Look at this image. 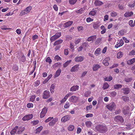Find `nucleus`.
Listing matches in <instances>:
<instances>
[{
  "label": "nucleus",
  "mask_w": 135,
  "mask_h": 135,
  "mask_svg": "<svg viewBox=\"0 0 135 135\" xmlns=\"http://www.w3.org/2000/svg\"><path fill=\"white\" fill-rule=\"evenodd\" d=\"M101 40L102 39L101 38H97L95 42V44H99Z\"/></svg>",
  "instance_id": "obj_57"
},
{
  "label": "nucleus",
  "mask_w": 135,
  "mask_h": 135,
  "mask_svg": "<svg viewBox=\"0 0 135 135\" xmlns=\"http://www.w3.org/2000/svg\"><path fill=\"white\" fill-rule=\"evenodd\" d=\"M18 69V67L16 65H14L13 68V69L14 71L17 70Z\"/></svg>",
  "instance_id": "obj_58"
},
{
  "label": "nucleus",
  "mask_w": 135,
  "mask_h": 135,
  "mask_svg": "<svg viewBox=\"0 0 135 135\" xmlns=\"http://www.w3.org/2000/svg\"><path fill=\"white\" fill-rule=\"evenodd\" d=\"M77 1V0H69V2L70 4L73 5L76 3Z\"/></svg>",
  "instance_id": "obj_44"
},
{
  "label": "nucleus",
  "mask_w": 135,
  "mask_h": 135,
  "mask_svg": "<svg viewBox=\"0 0 135 135\" xmlns=\"http://www.w3.org/2000/svg\"><path fill=\"white\" fill-rule=\"evenodd\" d=\"M99 27L98 24L96 23H94L93 24V27L95 29L98 28Z\"/></svg>",
  "instance_id": "obj_49"
},
{
  "label": "nucleus",
  "mask_w": 135,
  "mask_h": 135,
  "mask_svg": "<svg viewBox=\"0 0 135 135\" xmlns=\"http://www.w3.org/2000/svg\"><path fill=\"white\" fill-rule=\"evenodd\" d=\"M112 78L111 76H110L109 77H106L104 78L105 81H110L112 80Z\"/></svg>",
  "instance_id": "obj_55"
},
{
  "label": "nucleus",
  "mask_w": 135,
  "mask_h": 135,
  "mask_svg": "<svg viewBox=\"0 0 135 135\" xmlns=\"http://www.w3.org/2000/svg\"><path fill=\"white\" fill-rule=\"evenodd\" d=\"M100 49L99 48H97L94 52V54L96 56H98L100 54Z\"/></svg>",
  "instance_id": "obj_29"
},
{
  "label": "nucleus",
  "mask_w": 135,
  "mask_h": 135,
  "mask_svg": "<svg viewBox=\"0 0 135 135\" xmlns=\"http://www.w3.org/2000/svg\"><path fill=\"white\" fill-rule=\"evenodd\" d=\"M58 120L57 118H54L49 123V125L50 126H52L54 125L56 122H57Z\"/></svg>",
  "instance_id": "obj_19"
},
{
  "label": "nucleus",
  "mask_w": 135,
  "mask_h": 135,
  "mask_svg": "<svg viewBox=\"0 0 135 135\" xmlns=\"http://www.w3.org/2000/svg\"><path fill=\"white\" fill-rule=\"evenodd\" d=\"M86 126L88 127H89L91 126V123L90 121H86L85 123Z\"/></svg>",
  "instance_id": "obj_48"
},
{
  "label": "nucleus",
  "mask_w": 135,
  "mask_h": 135,
  "mask_svg": "<svg viewBox=\"0 0 135 135\" xmlns=\"http://www.w3.org/2000/svg\"><path fill=\"white\" fill-rule=\"evenodd\" d=\"M123 44V41L122 39H121L119 40L118 41L117 44L115 46V47L117 48H118L122 46Z\"/></svg>",
  "instance_id": "obj_13"
},
{
  "label": "nucleus",
  "mask_w": 135,
  "mask_h": 135,
  "mask_svg": "<svg viewBox=\"0 0 135 135\" xmlns=\"http://www.w3.org/2000/svg\"><path fill=\"white\" fill-rule=\"evenodd\" d=\"M97 36L96 35H93L89 37L87 39V41L89 42L92 41H94L96 38Z\"/></svg>",
  "instance_id": "obj_18"
},
{
  "label": "nucleus",
  "mask_w": 135,
  "mask_h": 135,
  "mask_svg": "<svg viewBox=\"0 0 135 135\" xmlns=\"http://www.w3.org/2000/svg\"><path fill=\"white\" fill-rule=\"evenodd\" d=\"M106 107L109 110L113 111L116 108V105L114 102H111L106 105Z\"/></svg>",
  "instance_id": "obj_2"
},
{
  "label": "nucleus",
  "mask_w": 135,
  "mask_h": 135,
  "mask_svg": "<svg viewBox=\"0 0 135 135\" xmlns=\"http://www.w3.org/2000/svg\"><path fill=\"white\" fill-rule=\"evenodd\" d=\"M46 61L47 62H48L49 64H50L52 62V60L50 59V57H47L46 59Z\"/></svg>",
  "instance_id": "obj_42"
},
{
  "label": "nucleus",
  "mask_w": 135,
  "mask_h": 135,
  "mask_svg": "<svg viewBox=\"0 0 135 135\" xmlns=\"http://www.w3.org/2000/svg\"><path fill=\"white\" fill-rule=\"evenodd\" d=\"M17 128H15V127L13 128L10 132V134L12 135H14L16 133L17 134V131L16 129Z\"/></svg>",
  "instance_id": "obj_33"
},
{
  "label": "nucleus",
  "mask_w": 135,
  "mask_h": 135,
  "mask_svg": "<svg viewBox=\"0 0 135 135\" xmlns=\"http://www.w3.org/2000/svg\"><path fill=\"white\" fill-rule=\"evenodd\" d=\"M71 117L69 115H66L62 117L61 121L62 122H65L69 120L70 118Z\"/></svg>",
  "instance_id": "obj_9"
},
{
  "label": "nucleus",
  "mask_w": 135,
  "mask_h": 135,
  "mask_svg": "<svg viewBox=\"0 0 135 135\" xmlns=\"http://www.w3.org/2000/svg\"><path fill=\"white\" fill-rule=\"evenodd\" d=\"M124 34V31L123 30H121L119 32L118 35L120 36H123Z\"/></svg>",
  "instance_id": "obj_60"
},
{
  "label": "nucleus",
  "mask_w": 135,
  "mask_h": 135,
  "mask_svg": "<svg viewBox=\"0 0 135 135\" xmlns=\"http://www.w3.org/2000/svg\"><path fill=\"white\" fill-rule=\"evenodd\" d=\"M122 85L120 84H117L114 85V88L116 89L120 88H122Z\"/></svg>",
  "instance_id": "obj_34"
},
{
  "label": "nucleus",
  "mask_w": 135,
  "mask_h": 135,
  "mask_svg": "<svg viewBox=\"0 0 135 135\" xmlns=\"http://www.w3.org/2000/svg\"><path fill=\"white\" fill-rule=\"evenodd\" d=\"M95 9H93L89 13V15H91V16H94L95 15L97 12V11Z\"/></svg>",
  "instance_id": "obj_23"
},
{
  "label": "nucleus",
  "mask_w": 135,
  "mask_h": 135,
  "mask_svg": "<svg viewBox=\"0 0 135 135\" xmlns=\"http://www.w3.org/2000/svg\"><path fill=\"white\" fill-rule=\"evenodd\" d=\"M31 8L32 7L31 6H29L27 7L25 10V12H27V13L30 11Z\"/></svg>",
  "instance_id": "obj_41"
},
{
  "label": "nucleus",
  "mask_w": 135,
  "mask_h": 135,
  "mask_svg": "<svg viewBox=\"0 0 135 135\" xmlns=\"http://www.w3.org/2000/svg\"><path fill=\"white\" fill-rule=\"evenodd\" d=\"M73 23V21H69L64 23V26L66 27H68L70 26Z\"/></svg>",
  "instance_id": "obj_24"
},
{
  "label": "nucleus",
  "mask_w": 135,
  "mask_h": 135,
  "mask_svg": "<svg viewBox=\"0 0 135 135\" xmlns=\"http://www.w3.org/2000/svg\"><path fill=\"white\" fill-rule=\"evenodd\" d=\"M53 118V117H49L45 120V122L46 123L52 120Z\"/></svg>",
  "instance_id": "obj_54"
},
{
  "label": "nucleus",
  "mask_w": 135,
  "mask_h": 135,
  "mask_svg": "<svg viewBox=\"0 0 135 135\" xmlns=\"http://www.w3.org/2000/svg\"><path fill=\"white\" fill-rule=\"evenodd\" d=\"M47 108L45 107L42 109V110L40 114V116L41 118H42L45 116L47 111Z\"/></svg>",
  "instance_id": "obj_6"
},
{
  "label": "nucleus",
  "mask_w": 135,
  "mask_h": 135,
  "mask_svg": "<svg viewBox=\"0 0 135 135\" xmlns=\"http://www.w3.org/2000/svg\"><path fill=\"white\" fill-rule=\"evenodd\" d=\"M123 92L124 94H128L131 91V89L128 87H126L122 89Z\"/></svg>",
  "instance_id": "obj_12"
},
{
  "label": "nucleus",
  "mask_w": 135,
  "mask_h": 135,
  "mask_svg": "<svg viewBox=\"0 0 135 135\" xmlns=\"http://www.w3.org/2000/svg\"><path fill=\"white\" fill-rule=\"evenodd\" d=\"M100 68V66L98 64L94 65L93 67V71H95Z\"/></svg>",
  "instance_id": "obj_27"
},
{
  "label": "nucleus",
  "mask_w": 135,
  "mask_h": 135,
  "mask_svg": "<svg viewBox=\"0 0 135 135\" xmlns=\"http://www.w3.org/2000/svg\"><path fill=\"white\" fill-rule=\"evenodd\" d=\"M81 41V38H76L75 39L74 42L75 44L76 45L77 44H78Z\"/></svg>",
  "instance_id": "obj_39"
},
{
  "label": "nucleus",
  "mask_w": 135,
  "mask_h": 135,
  "mask_svg": "<svg viewBox=\"0 0 135 135\" xmlns=\"http://www.w3.org/2000/svg\"><path fill=\"white\" fill-rule=\"evenodd\" d=\"M109 85L107 83H105L103 85V88L104 89H105L108 88L109 87Z\"/></svg>",
  "instance_id": "obj_37"
},
{
  "label": "nucleus",
  "mask_w": 135,
  "mask_h": 135,
  "mask_svg": "<svg viewBox=\"0 0 135 135\" xmlns=\"http://www.w3.org/2000/svg\"><path fill=\"white\" fill-rule=\"evenodd\" d=\"M103 4V3L101 1L99 0H95L94 4L95 6H99Z\"/></svg>",
  "instance_id": "obj_20"
},
{
  "label": "nucleus",
  "mask_w": 135,
  "mask_h": 135,
  "mask_svg": "<svg viewBox=\"0 0 135 135\" xmlns=\"http://www.w3.org/2000/svg\"><path fill=\"white\" fill-rule=\"evenodd\" d=\"M92 108V106L91 105H90L86 107V110L87 111L90 110Z\"/></svg>",
  "instance_id": "obj_53"
},
{
  "label": "nucleus",
  "mask_w": 135,
  "mask_h": 135,
  "mask_svg": "<svg viewBox=\"0 0 135 135\" xmlns=\"http://www.w3.org/2000/svg\"><path fill=\"white\" fill-rule=\"evenodd\" d=\"M135 6V1L133 3H131L128 5V6L132 8L134 7Z\"/></svg>",
  "instance_id": "obj_38"
},
{
  "label": "nucleus",
  "mask_w": 135,
  "mask_h": 135,
  "mask_svg": "<svg viewBox=\"0 0 135 135\" xmlns=\"http://www.w3.org/2000/svg\"><path fill=\"white\" fill-rule=\"evenodd\" d=\"M125 81L127 83L131 82L132 80V78H127L124 79Z\"/></svg>",
  "instance_id": "obj_46"
},
{
  "label": "nucleus",
  "mask_w": 135,
  "mask_h": 135,
  "mask_svg": "<svg viewBox=\"0 0 135 135\" xmlns=\"http://www.w3.org/2000/svg\"><path fill=\"white\" fill-rule=\"evenodd\" d=\"M79 65L76 64L73 67L71 70V72H75L77 71L79 69Z\"/></svg>",
  "instance_id": "obj_17"
},
{
  "label": "nucleus",
  "mask_w": 135,
  "mask_h": 135,
  "mask_svg": "<svg viewBox=\"0 0 135 135\" xmlns=\"http://www.w3.org/2000/svg\"><path fill=\"white\" fill-rule=\"evenodd\" d=\"M63 41L62 39H59L56 41L54 44V46H56L57 45H59L61 44L63 42Z\"/></svg>",
  "instance_id": "obj_26"
},
{
  "label": "nucleus",
  "mask_w": 135,
  "mask_h": 135,
  "mask_svg": "<svg viewBox=\"0 0 135 135\" xmlns=\"http://www.w3.org/2000/svg\"><path fill=\"white\" fill-rule=\"evenodd\" d=\"M27 106L28 108L32 107H33V104L31 103H28L27 104Z\"/></svg>",
  "instance_id": "obj_63"
},
{
  "label": "nucleus",
  "mask_w": 135,
  "mask_h": 135,
  "mask_svg": "<svg viewBox=\"0 0 135 135\" xmlns=\"http://www.w3.org/2000/svg\"><path fill=\"white\" fill-rule=\"evenodd\" d=\"M50 96L49 91L46 90L43 93L42 97L43 99H47Z\"/></svg>",
  "instance_id": "obj_7"
},
{
  "label": "nucleus",
  "mask_w": 135,
  "mask_h": 135,
  "mask_svg": "<svg viewBox=\"0 0 135 135\" xmlns=\"http://www.w3.org/2000/svg\"><path fill=\"white\" fill-rule=\"evenodd\" d=\"M79 86L77 85H74L72 86L70 89V91L72 92L76 91L78 90Z\"/></svg>",
  "instance_id": "obj_16"
},
{
  "label": "nucleus",
  "mask_w": 135,
  "mask_h": 135,
  "mask_svg": "<svg viewBox=\"0 0 135 135\" xmlns=\"http://www.w3.org/2000/svg\"><path fill=\"white\" fill-rule=\"evenodd\" d=\"M83 11V8H81L79 10L76 11V12L77 13H82Z\"/></svg>",
  "instance_id": "obj_59"
},
{
  "label": "nucleus",
  "mask_w": 135,
  "mask_h": 135,
  "mask_svg": "<svg viewBox=\"0 0 135 135\" xmlns=\"http://www.w3.org/2000/svg\"><path fill=\"white\" fill-rule=\"evenodd\" d=\"M82 45L83 47L85 49L88 47L89 46L88 43L86 42L83 43Z\"/></svg>",
  "instance_id": "obj_52"
},
{
  "label": "nucleus",
  "mask_w": 135,
  "mask_h": 135,
  "mask_svg": "<svg viewBox=\"0 0 135 135\" xmlns=\"http://www.w3.org/2000/svg\"><path fill=\"white\" fill-rule=\"evenodd\" d=\"M133 13L132 11L126 12L124 14V16L125 17H129L133 15Z\"/></svg>",
  "instance_id": "obj_22"
},
{
  "label": "nucleus",
  "mask_w": 135,
  "mask_h": 135,
  "mask_svg": "<svg viewBox=\"0 0 135 135\" xmlns=\"http://www.w3.org/2000/svg\"><path fill=\"white\" fill-rule=\"evenodd\" d=\"M42 128L43 127L42 126H40L39 127H38L36 129V134L39 133L42 130Z\"/></svg>",
  "instance_id": "obj_31"
},
{
  "label": "nucleus",
  "mask_w": 135,
  "mask_h": 135,
  "mask_svg": "<svg viewBox=\"0 0 135 135\" xmlns=\"http://www.w3.org/2000/svg\"><path fill=\"white\" fill-rule=\"evenodd\" d=\"M114 120L117 122L118 124H120L123 123L124 120L123 117L119 115H117L114 118Z\"/></svg>",
  "instance_id": "obj_3"
},
{
  "label": "nucleus",
  "mask_w": 135,
  "mask_h": 135,
  "mask_svg": "<svg viewBox=\"0 0 135 135\" xmlns=\"http://www.w3.org/2000/svg\"><path fill=\"white\" fill-rule=\"evenodd\" d=\"M79 99L78 98L75 96H72L69 98V100L70 102L73 103H76Z\"/></svg>",
  "instance_id": "obj_5"
},
{
  "label": "nucleus",
  "mask_w": 135,
  "mask_h": 135,
  "mask_svg": "<svg viewBox=\"0 0 135 135\" xmlns=\"http://www.w3.org/2000/svg\"><path fill=\"white\" fill-rule=\"evenodd\" d=\"M135 62V58H133L127 61V64L129 65L132 64Z\"/></svg>",
  "instance_id": "obj_25"
},
{
  "label": "nucleus",
  "mask_w": 135,
  "mask_h": 135,
  "mask_svg": "<svg viewBox=\"0 0 135 135\" xmlns=\"http://www.w3.org/2000/svg\"><path fill=\"white\" fill-rule=\"evenodd\" d=\"M123 55V53L120 51L117 53V57L118 58H120L122 57Z\"/></svg>",
  "instance_id": "obj_35"
},
{
  "label": "nucleus",
  "mask_w": 135,
  "mask_h": 135,
  "mask_svg": "<svg viewBox=\"0 0 135 135\" xmlns=\"http://www.w3.org/2000/svg\"><path fill=\"white\" fill-rule=\"evenodd\" d=\"M109 57H107L103 61V63L105 66H107L109 64V61L110 60Z\"/></svg>",
  "instance_id": "obj_15"
},
{
  "label": "nucleus",
  "mask_w": 135,
  "mask_h": 135,
  "mask_svg": "<svg viewBox=\"0 0 135 135\" xmlns=\"http://www.w3.org/2000/svg\"><path fill=\"white\" fill-rule=\"evenodd\" d=\"M73 94V93H68L64 97V99H65L66 100L69 97V96H71Z\"/></svg>",
  "instance_id": "obj_36"
},
{
  "label": "nucleus",
  "mask_w": 135,
  "mask_h": 135,
  "mask_svg": "<svg viewBox=\"0 0 135 135\" xmlns=\"http://www.w3.org/2000/svg\"><path fill=\"white\" fill-rule=\"evenodd\" d=\"M61 72V70L60 68H59L56 71L55 74L54 78H56L59 76L60 75Z\"/></svg>",
  "instance_id": "obj_21"
},
{
  "label": "nucleus",
  "mask_w": 135,
  "mask_h": 135,
  "mask_svg": "<svg viewBox=\"0 0 135 135\" xmlns=\"http://www.w3.org/2000/svg\"><path fill=\"white\" fill-rule=\"evenodd\" d=\"M109 93L111 96L113 97H115L116 94V92L115 91H111Z\"/></svg>",
  "instance_id": "obj_40"
},
{
  "label": "nucleus",
  "mask_w": 135,
  "mask_h": 135,
  "mask_svg": "<svg viewBox=\"0 0 135 135\" xmlns=\"http://www.w3.org/2000/svg\"><path fill=\"white\" fill-rule=\"evenodd\" d=\"M53 66L55 68L57 67L60 68L61 66V64L60 62H57L55 64L53 65Z\"/></svg>",
  "instance_id": "obj_28"
},
{
  "label": "nucleus",
  "mask_w": 135,
  "mask_h": 135,
  "mask_svg": "<svg viewBox=\"0 0 135 135\" xmlns=\"http://www.w3.org/2000/svg\"><path fill=\"white\" fill-rule=\"evenodd\" d=\"M33 117V115L32 114L24 116L22 118L23 121L28 120L32 119Z\"/></svg>",
  "instance_id": "obj_10"
},
{
  "label": "nucleus",
  "mask_w": 135,
  "mask_h": 135,
  "mask_svg": "<svg viewBox=\"0 0 135 135\" xmlns=\"http://www.w3.org/2000/svg\"><path fill=\"white\" fill-rule=\"evenodd\" d=\"M96 129L100 133L105 132L107 130V128L104 124H102L97 126L95 127Z\"/></svg>",
  "instance_id": "obj_1"
},
{
  "label": "nucleus",
  "mask_w": 135,
  "mask_h": 135,
  "mask_svg": "<svg viewBox=\"0 0 135 135\" xmlns=\"http://www.w3.org/2000/svg\"><path fill=\"white\" fill-rule=\"evenodd\" d=\"M71 62V60H70L65 62L63 64V67L64 68L66 67Z\"/></svg>",
  "instance_id": "obj_32"
},
{
  "label": "nucleus",
  "mask_w": 135,
  "mask_h": 135,
  "mask_svg": "<svg viewBox=\"0 0 135 135\" xmlns=\"http://www.w3.org/2000/svg\"><path fill=\"white\" fill-rule=\"evenodd\" d=\"M15 128H16L17 134H19L21 133L25 129V128L23 127H19L18 126H16Z\"/></svg>",
  "instance_id": "obj_8"
},
{
  "label": "nucleus",
  "mask_w": 135,
  "mask_h": 135,
  "mask_svg": "<svg viewBox=\"0 0 135 135\" xmlns=\"http://www.w3.org/2000/svg\"><path fill=\"white\" fill-rule=\"evenodd\" d=\"M129 24L131 27H133L135 26V25L133 24V21L132 20H130L129 21Z\"/></svg>",
  "instance_id": "obj_50"
},
{
  "label": "nucleus",
  "mask_w": 135,
  "mask_h": 135,
  "mask_svg": "<svg viewBox=\"0 0 135 135\" xmlns=\"http://www.w3.org/2000/svg\"><path fill=\"white\" fill-rule=\"evenodd\" d=\"M84 59V57L83 56H78L75 58V61L76 62H81L83 61Z\"/></svg>",
  "instance_id": "obj_14"
},
{
  "label": "nucleus",
  "mask_w": 135,
  "mask_h": 135,
  "mask_svg": "<svg viewBox=\"0 0 135 135\" xmlns=\"http://www.w3.org/2000/svg\"><path fill=\"white\" fill-rule=\"evenodd\" d=\"M70 105V103L68 102H66L64 105V108L65 109H67L69 107Z\"/></svg>",
  "instance_id": "obj_47"
},
{
  "label": "nucleus",
  "mask_w": 135,
  "mask_h": 135,
  "mask_svg": "<svg viewBox=\"0 0 135 135\" xmlns=\"http://www.w3.org/2000/svg\"><path fill=\"white\" fill-rule=\"evenodd\" d=\"M117 15V13L114 11L110 13V15L112 17H115Z\"/></svg>",
  "instance_id": "obj_43"
},
{
  "label": "nucleus",
  "mask_w": 135,
  "mask_h": 135,
  "mask_svg": "<svg viewBox=\"0 0 135 135\" xmlns=\"http://www.w3.org/2000/svg\"><path fill=\"white\" fill-rule=\"evenodd\" d=\"M66 38L67 40H71L72 39V37L70 36L67 35L66 37Z\"/></svg>",
  "instance_id": "obj_64"
},
{
  "label": "nucleus",
  "mask_w": 135,
  "mask_h": 135,
  "mask_svg": "<svg viewBox=\"0 0 135 135\" xmlns=\"http://www.w3.org/2000/svg\"><path fill=\"white\" fill-rule=\"evenodd\" d=\"M19 59L20 61L24 62L26 60V58L23 54L21 57L20 58H19Z\"/></svg>",
  "instance_id": "obj_30"
},
{
  "label": "nucleus",
  "mask_w": 135,
  "mask_h": 135,
  "mask_svg": "<svg viewBox=\"0 0 135 135\" xmlns=\"http://www.w3.org/2000/svg\"><path fill=\"white\" fill-rule=\"evenodd\" d=\"M1 28L2 30H5L11 29V28H6V26L5 25H3L1 26Z\"/></svg>",
  "instance_id": "obj_51"
},
{
  "label": "nucleus",
  "mask_w": 135,
  "mask_h": 135,
  "mask_svg": "<svg viewBox=\"0 0 135 135\" xmlns=\"http://www.w3.org/2000/svg\"><path fill=\"white\" fill-rule=\"evenodd\" d=\"M61 35V32H58L56 33L55 35L52 36L50 38L51 42H52L59 38Z\"/></svg>",
  "instance_id": "obj_4"
},
{
  "label": "nucleus",
  "mask_w": 135,
  "mask_h": 135,
  "mask_svg": "<svg viewBox=\"0 0 135 135\" xmlns=\"http://www.w3.org/2000/svg\"><path fill=\"white\" fill-rule=\"evenodd\" d=\"M129 107L128 106H125L123 107V112L124 115L127 114L129 112Z\"/></svg>",
  "instance_id": "obj_11"
},
{
  "label": "nucleus",
  "mask_w": 135,
  "mask_h": 135,
  "mask_svg": "<svg viewBox=\"0 0 135 135\" xmlns=\"http://www.w3.org/2000/svg\"><path fill=\"white\" fill-rule=\"evenodd\" d=\"M54 59L58 61L59 60H61V58L58 55H56L55 56Z\"/></svg>",
  "instance_id": "obj_56"
},
{
  "label": "nucleus",
  "mask_w": 135,
  "mask_h": 135,
  "mask_svg": "<svg viewBox=\"0 0 135 135\" xmlns=\"http://www.w3.org/2000/svg\"><path fill=\"white\" fill-rule=\"evenodd\" d=\"M74 126L73 125H71L69 126L68 127V129L70 131H72L74 129Z\"/></svg>",
  "instance_id": "obj_45"
},
{
  "label": "nucleus",
  "mask_w": 135,
  "mask_h": 135,
  "mask_svg": "<svg viewBox=\"0 0 135 135\" xmlns=\"http://www.w3.org/2000/svg\"><path fill=\"white\" fill-rule=\"evenodd\" d=\"M93 19H92L90 17H88L86 18V21L88 22H89L90 21H93Z\"/></svg>",
  "instance_id": "obj_62"
},
{
  "label": "nucleus",
  "mask_w": 135,
  "mask_h": 135,
  "mask_svg": "<svg viewBox=\"0 0 135 135\" xmlns=\"http://www.w3.org/2000/svg\"><path fill=\"white\" fill-rule=\"evenodd\" d=\"M35 95H32L31 97L30 98V100L32 102H33L35 98Z\"/></svg>",
  "instance_id": "obj_61"
}]
</instances>
